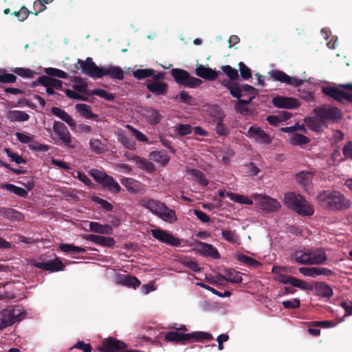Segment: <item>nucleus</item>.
<instances>
[{"instance_id": "1", "label": "nucleus", "mask_w": 352, "mask_h": 352, "mask_svg": "<svg viewBox=\"0 0 352 352\" xmlns=\"http://www.w3.org/2000/svg\"><path fill=\"white\" fill-rule=\"evenodd\" d=\"M77 63L81 68V73L92 78H101L108 76L112 79L122 80L124 77V72L120 67L115 65H109L107 67H99L90 57L85 60L78 59Z\"/></svg>"}, {"instance_id": "2", "label": "nucleus", "mask_w": 352, "mask_h": 352, "mask_svg": "<svg viewBox=\"0 0 352 352\" xmlns=\"http://www.w3.org/2000/svg\"><path fill=\"white\" fill-rule=\"evenodd\" d=\"M276 280L283 284H289L302 290L313 291L314 294L320 298L329 299L333 295V289L324 282H316L314 286L294 276L278 274Z\"/></svg>"}, {"instance_id": "3", "label": "nucleus", "mask_w": 352, "mask_h": 352, "mask_svg": "<svg viewBox=\"0 0 352 352\" xmlns=\"http://www.w3.org/2000/svg\"><path fill=\"white\" fill-rule=\"evenodd\" d=\"M318 204L329 211H343L349 209L351 201L341 192L334 190H323L316 196Z\"/></svg>"}, {"instance_id": "4", "label": "nucleus", "mask_w": 352, "mask_h": 352, "mask_svg": "<svg viewBox=\"0 0 352 352\" xmlns=\"http://www.w3.org/2000/svg\"><path fill=\"white\" fill-rule=\"evenodd\" d=\"M284 204L292 210L303 217L311 216L314 208L303 196L289 192L285 194Z\"/></svg>"}, {"instance_id": "5", "label": "nucleus", "mask_w": 352, "mask_h": 352, "mask_svg": "<svg viewBox=\"0 0 352 352\" xmlns=\"http://www.w3.org/2000/svg\"><path fill=\"white\" fill-rule=\"evenodd\" d=\"M88 173L103 188L107 189L110 192L118 194L120 192L121 187L119 184L112 176L106 174L104 171L92 168L88 171Z\"/></svg>"}, {"instance_id": "6", "label": "nucleus", "mask_w": 352, "mask_h": 352, "mask_svg": "<svg viewBox=\"0 0 352 352\" xmlns=\"http://www.w3.org/2000/svg\"><path fill=\"white\" fill-rule=\"evenodd\" d=\"M53 131L58 137V140L56 138H53L56 144L69 148H75L76 147L72 143V135L67 127L63 122L54 121Z\"/></svg>"}, {"instance_id": "7", "label": "nucleus", "mask_w": 352, "mask_h": 352, "mask_svg": "<svg viewBox=\"0 0 352 352\" xmlns=\"http://www.w3.org/2000/svg\"><path fill=\"white\" fill-rule=\"evenodd\" d=\"M170 73L175 82L187 87H197L202 83V80L199 78L190 76L189 73L182 69H172Z\"/></svg>"}, {"instance_id": "8", "label": "nucleus", "mask_w": 352, "mask_h": 352, "mask_svg": "<svg viewBox=\"0 0 352 352\" xmlns=\"http://www.w3.org/2000/svg\"><path fill=\"white\" fill-rule=\"evenodd\" d=\"M23 313L18 307H10L0 312V329H3L19 322L23 318Z\"/></svg>"}, {"instance_id": "9", "label": "nucleus", "mask_w": 352, "mask_h": 352, "mask_svg": "<svg viewBox=\"0 0 352 352\" xmlns=\"http://www.w3.org/2000/svg\"><path fill=\"white\" fill-rule=\"evenodd\" d=\"M315 115L325 121H331L336 122L341 119L342 114L340 110L337 107L322 105L314 109Z\"/></svg>"}, {"instance_id": "10", "label": "nucleus", "mask_w": 352, "mask_h": 352, "mask_svg": "<svg viewBox=\"0 0 352 352\" xmlns=\"http://www.w3.org/2000/svg\"><path fill=\"white\" fill-rule=\"evenodd\" d=\"M322 93L342 103H352V94L346 93L338 87H323Z\"/></svg>"}, {"instance_id": "11", "label": "nucleus", "mask_w": 352, "mask_h": 352, "mask_svg": "<svg viewBox=\"0 0 352 352\" xmlns=\"http://www.w3.org/2000/svg\"><path fill=\"white\" fill-rule=\"evenodd\" d=\"M126 347L127 345L124 342L113 337H109L102 341L98 351L100 352H118Z\"/></svg>"}, {"instance_id": "12", "label": "nucleus", "mask_w": 352, "mask_h": 352, "mask_svg": "<svg viewBox=\"0 0 352 352\" xmlns=\"http://www.w3.org/2000/svg\"><path fill=\"white\" fill-rule=\"evenodd\" d=\"M151 232L152 236L155 239L162 243L175 247H178L181 244V241L178 238H176L166 230H162L160 228H156L151 230Z\"/></svg>"}, {"instance_id": "13", "label": "nucleus", "mask_w": 352, "mask_h": 352, "mask_svg": "<svg viewBox=\"0 0 352 352\" xmlns=\"http://www.w3.org/2000/svg\"><path fill=\"white\" fill-rule=\"evenodd\" d=\"M254 197L258 202L259 208L265 212H276L280 208V204L276 199L268 196L256 195Z\"/></svg>"}, {"instance_id": "14", "label": "nucleus", "mask_w": 352, "mask_h": 352, "mask_svg": "<svg viewBox=\"0 0 352 352\" xmlns=\"http://www.w3.org/2000/svg\"><path fill=\"white\" fill-rule=\"evenodd\" d=\"M272 104L280 109H294L300 106L298 100L292 97L276 96L272 100Z\"/></svg>"}, {"instance_id": "15", "label": "nucleus", "mask_w": 352, "mask_h": 352, "mask_svg": "<svg viewBox=\"0 0 352 352\" xmlns=\"http://www.w3.org/2000/svg\"><path fill=\"white\" fill-rule=\"evenodd\" d=\"M33 265L37 268L50 272H58L65 268V265L59 258L47 261H34Z\"/></svg>"}, {"instance_id": "16", "label": "nucleus", "mask_w": 352, "mask_h": 352, "mask_svg": "<svg viewBox=\"0 0 352 352\" xmlns=\"http://www.w3.org/2000/svg\"><path fill=\"white\" fill-rule=\"evenodd\" d=\"M247 136L254 139L255 141L259 143L265 144H269L272 142L270 136L261 127L256 126H251L249 128Z\"/></svg>"}, {"instance_id": "17", "label": "nucleus", "mask_w": 352, "mask_h": 352, "mask_svg": "<svg viewBox=\"0 0 352 352\" xmlns=\"http://www.w3.org/2000/svg\"><path fill=\"white\" fill-rule=\"evenodd\" d=\"M196 247L199 253L206 256H210L214 259L220 258V254L217 249L211 244H208L200 241L195 242Z\"/></svg>"}, {"instance_id": "18", "label": "nucleus", "mask_w": 352, "mask_h": 352, "mask_svg": "<svg viewBox=\"0 0 352 352\" xmlns=\"http://www.w3.org/2000/svg\"><path fill=\"white\" fill-rule=\"evenodd\" d=\"M213 112L214 113V116L219 120L218 122L216 124L215 131L217 134L219 135H227L230 133V130L228 127L223 123V119L225 117V115L221 110V109L217 106L214 105L212 107Z\"/></svg>"}, {"instance_id": "19", "label": "nucleus", "mask_w": 352, "mask_h": 352, "mask_svg": "<svg viewBox=\"0 0 352 352\" xmlns=\"http://www.w3.org/2000/svg\"><path fill=\"white\" fill-rule=\"evenodd\" d=\"M83 238L87 241H91L102 247L113 248L116 243L113 238L101 235L87 234L85 235Z\"/></svg>"}, {"instance_id": "20", "label": "nucleus", "mask_w": 352, "mask_h": 352, "mask_svg": "<svg viewBox=\"0 0 352 352\" xmlns=\"http://www.w3.org/2000/svg\"><path fill=\"white\" fill-rule=\"evenodd\" d=\"M142 206L149 210L153 214L158 216L162 208H165V204L153 199H143Z\"/></svg>"}, {"instance_id": "21", "label": "nucleus", "mask_w": 352, "mask_h": 352, "mask_svg": "<svg viewBox=\"0 0 352 352\" xmlns=\"http://www.w3.org/2000/svg\"><path fill=\"white\" fill-rule=\"evenodd\" d=\"M311 265L323 264L327 259V254L323 248H314L309 250Z\"/></svg>"}, {"instance_id": "22", "label": "nucleus", "mask_w": 352, "mask_h": 352, "mask_svg": "<svg viewBox=\"0 0 352 352\" xmlns=\"http://www.w3.org/2000/svg\"><path fill=\"white\" fill-rule=\"evenodd\" d=\"M0 215L11 221H21L25 216L20 212L10 208L0 207Z\"/></svg>"}, {"instance_id": "23", "label": "nucleus", "mask_w": 352, "mask_h": 352, "mask_svg": "<svg viewBox=\"0 0 352 352\" xmlns=\"http://www.w3.org/2000/svg\"><path fill=\"white\" fill-rule=\"evenodd\" d=\"M146 88L149 91L155 95L164 96L167 92L168 85L161 81H151L148 80Z\"/></svg>"}, {"instance_id": "24", "label": "nucleus", "mask_w": 352, "mask_h": 352, "mask_svg": "<svg viewBox=\"0 0 352 352\" xmlns=\"http://www.w3.org/2000/svg\"><path fill=\"white\" fill-rule=\"evenodd\" d=\"M219 279L236 284L243 280L241 273L233 269L224 270L223 274L219 275Z\"/></svg>"}, {"instance_id": "25", "label": "nucleus", "mask_w": 352, "mask_h": 352, "mask_svg": "<svg viewBox=\"0 0 352 352\" xmlns=\"http://www.w3.org/2000/svg\"><path fill=\"white\" fill-rule=\"evenodd\" d=\"M195 74L197 76L208 80H214L219 76V73L217 71L202 65L197 67Z\"/></svg>"}, {"instance_id": "26", "label": "nucleus", "mask_w": 352, "mask_h": 352, "mask_svg": "<svg viewBox=\"0 0 352 352\" xmlns=\"http://www.w3.org/2000/svg\"><path fill=\"white\" fill-rule=\"evenodd\" d=\"M164 339L167 342H175L184 344L189 341V336L188 333L178 331H168L165 334Z\"/></svg>"}, {"instance_id": "27", "label": "nucleus", "mask_w": 352, "mask_h": 352, "mask_svg": "<svg viewBox=\"0 0 352 352\" xmlns=\"http://www.w3.org/2000/svg\"><path fill=\"white\" fill-rule=\"evenodd\" d=\"M143 116L147 122L152 125L158 124L162 120V115L160 111L153 108H146L144 110Z\"/></svg>"}, {"instance_id": "28", "label": "nucleus", "mask_w": 352, "mask_h": 352, "mask_svg": "<svg viewBox=\"0 0 352 352\" xmlns=\"http://www.w3.org/2000/svg\"><path fill=\"white\" fill-rule=\"evenodd\" d=\"M305 122L309 129L316 132L322 131L324 125L322 119L316 116L305 118Z\"/></svg>"}, {"instance_id": "29", "label": "nucleus", "mask_w": 352, "mask_h": 352, "mask_svg": "<svg viewBox=\"0 0 352 352\" xmlns=\"http://www.w3.org/2000/svg\"><path fill=\"white\" fill-rule=\"evenodd\" d=\"M38 82L43 86H48L56 89H61L63 86L61 80L45 75L38 77Z\"/></svg>"}, {"instance_id": "30", "label": "nucleus", "mask_w": 352, "mask_h": 352, "mask_svg": "<svg viewBox=\"0 0 352 352\" xmlns=\"http://www.w3.org/2000/svg\"><path fill=\"white\" fill-rule=\"evenodd\" d=\"M150 158L154 162L160 164L162 166H166L169 160L170 157L166 151H155L150 153Z\"/></svg>"}, {"instance_id": "31", "label": "nucleus", "mask_w": 352, "mask_h": 352, "mask_svg": "<svg viewBox=\"0 0 352 352\" xmlns=\"http://www.w3.org/2000/svg\"><path fill=\"white\" fill-rule=\"evenodd\" d=\"M90 231L102 234L112 233L113 229L109 225H102L96 221H91L89 224Z\"/></svg>"}, {"instance_id": "32", "label": "nucleus", "mask_w": 352, "mask_h": 352, "mask_svg": "<svg viewBox=\"0 0 352 352\" xmlns=\"http://www.w3.org/2000/svg\"><path fill=\"white\" fill-rule=\"evenodd\" d=\"M76 109L81 116L85 118L96 120L98 118L97 114L92 113L91 107L88 104H77Z\"/></svg>"}, {"instance_id": "33", "label": "nucleus", "mask_w": 352, "mask_h": 352, "mask_svg": "<svg viewBox=\"0 0 352 352\" xmlns=\"http://www.w3.org/2000/svg\"><path fill=\"white\" fill-rule=\"evenodd\" d=\"M223 86L226 87L230 91V94L234 98H239L242 97L240 94L241 90L239 89V84L233 82L232 80H224L221 82Z\"/></svg>"}, {"instance_id": "34", "label": "nucleus", "mask_w": 352, "mask_h": 352, "mask_svg": "<svg viewBox=\"0 0 352 352\" xmlns=\"http://www.w3.org/2000/svg\"><path fill=\"white\" fill-rule=\"evenodd\" d=\"M162 212H160L157 216L163 221L172 223L177 220L175 211L166 206L165 204V208H162Z\"/></svg>"}, {"instance_id": "35", "label": "nucleus", "mask_w": 352, "mask_h": 352, "mask_svg": "<svg viewBox=\"0 0 352 352\" xmlns=\"http://www.w3.org/2000/svg\"><path fill=\"white\" fill-rule=\"evenodd\" d=\"M1 188L5 189L23 198L27 197L28 195V192L25 189L12 184H3L1 185Z\"/></svg>"}, {"instance_id": "36", "label": "nucleus", "mask_w": 352, "mask_h": 352, "mask_svg": "<svg viewBox=\"0 0 352 352\" xmlns=\"http://www.w3.org/2000/svg\"><path fill=\"white\" fill-rule=\"evenodd\" d=\"M30 116L23 111L12 110L8 113V119L10 122H24L28 120Z\"/></svg>"}, {"instance_id": "37", "label": "nucleus", "mask_w": 352, "mask_h": 352, "mask_svg": "<svg viewBox=\"0 0 352 352\" xmlns=\"http://www.w3.org/2000/svg\"><path fill=\"white\" fill-rule=\"evenodd\" d=\"M120 183L126 188L129 192L135 193L140 186V182L133 178L122 177Z\"/></svg>"}, {"instance_id": "38", "label": "nucleus", "mask_w": 352, "mask_h": 352, "mask_svg": "<svg viewBox=\"0 0 352 352\" xmlns=\"http://www.w3.org/2000/svg\"><path fill=\"white\" fill-rule=\"evenodd\" d=\"M119 282L126 287L135 289L140 285V281L133 276L122 275L119 278Z\"/></svg>"}, {"instance_id": "39", "label": "nucleus", "mask_w": 352, "mask_h": 352, "mask_svg": "<svg viewBox=\"0 0 352 352\" xmlns=\"http://www.w3.org/2000/svg\"><path fill=\"white\" fill-rule=\"evenodd\" d=\"M292 257L298 263L302 265H311L309 250L307 252H303L301 250L296 251L292 254Z\"/></svg>"}, {"instance_id": "40", "label": "nucleus", "mask_w": 352, "mask_h": 352, "mask_svg": "<svg viewBox=\"0 0 352 352\" xmlns=\"http://www.w3.org/2000/svg\"><path fill=\"white\" fill-rule=\"evenodd\" d=\"M221 234L224 240L232 244L239 243L240 237L235 230H222Z\"/></svg>"}, {"instance_id": "41", "label": "nucleus", "mask_w": 352, "mask_h": 352, "mask_svg": "<svg viewBox=\"0 0 352 352\" xmlns=\"http://www.w3.org/2000/svg\"><path fill=\"white\" fill-rule=\"evenodd\" d=\"M89 145L91 151L97 154H102L107 150V145L98 139L91 138L89 140Z\"/></svg>"}, {"instance_id": "42", "label": "nucleus", "mask_w": 352, "mask_h": 352, "mask_svg": "<svg viewBox=\"0 0 352 352\" xmlns=\"http://www.w3.org/2000/svg\"><path fill=\"white\" fill-rule=\"evenodd\" d=\"M237 260L248 266L258 268L262 266V263L256 259L243 254H239L236 256Z\"/></svg>"}, {"instance_id": "43", "label": "nucleus", "mask_w": 352, "mask_h": 352, "mask_svg": "<svg viewBox=\"0 0 352 352\" xmlns=\"http://www.w3.org/2000/svg\"><path fill=\"white\" fill-rule=\"evenodd\" d=\"M226 196L232 201L234 202L246 204V205H252L253 201L251 199H250L248 196L241 195L239 194H235L231 192H227Z\"/></svg>"}, {"instance_id": "44", "label": "nucleus", "mask_w": 352, "mask_h": 352, "mask_svg": "<svg viewBox=\"0 0 352 352\" xmlns=\"http://www.w3.org/2000/svg\"><path fill=\"white\" fill-rule=\"evenodd\" d=\"M240 94L247 96L249 98H255L258 95V90L248 84H243L239 87Z\"/></svg>"}, {"instance_id": "45", "label": "nucleus", "mask_w": 352, "mask_h": 352, "mask_svg": "<svg viewBox=\"0 0 352 352\" xmlns=\"http://www.w3.org/2000/svg\"><path fill=\"white\" fill-rule=\"evenodd\" d=\"M118 140L120 142L122 145L129 149V150H135L136 144L135 141L131 138L130 137L126 135L123 133H120L118 135Z\"/></svg>"}, {"instance_id": "46", "label": "nucleus", "mask_w": 352, "mask_h": 352, "mask_svg": "<svg viewBox=\"0 0 352 352\" xmlns=\"http://www.w3.org/2000/svg\"><path fill=\"white\" fill-rule=\"evenodd\" d=\"M195 181L199 182L202 186H206L208 184V180L206 179L205 175L199 170L192 168L188 170Z\"/></svg>"}, {"instance_id": "47", "label": "nucleus", "mask_w": 352, "mask_h": 352, "mask_svg": "<svg viewBox=\"0 0 352 352\" xmlns=\"http://www.w3.org/2000/svg\"><path fill=\"white\" fill-rule=\"evenodd\" d=\"M189 336V341L194 339L197 341L201 340H210L213 338L212 334L204 331H195L191 333H188Z\"/></svg>"}, {"instance_id": "48", "label": "nucleus", "mask_w": 352, "mask_h": 352, "mask_svg": "<svg viewBox=\"0 0 352 352\" xmlns=\"http://www.w3.org/2000/svg\"><path fill=\"white\" fill-rule=\"evenodd\" d=\"M311 178L312 176L310 173L301 172L296 175V179L305 189L309 186Z\"/></svg>"}, {"instance_id": "49", "label": "nucleus", "mask_w": 352, "mask_h": 352, "mask_svg": "<svg viewBox=\"0 0 352 352\" xmlns=\"http://www.w3.org/2000/svg\"><path fill=\"white\" fill-rule=\"evenodd\" d=\"M270 74L274 80L281 82L287 83L290 80V76L280 70H272L270 72Z\"/></svg>"}, {"instance_id": "50", "label": "nucleus", "mask_w": 352, "mask_h": 352, "mask_svg": "<svg viewBox=\"0 0 352 352\" xmlns=\"http://www.w3.org/2000/svg\"><path fill=\"white\" fill-rule=\"evenodd\" d=\"M154 72L153 69H138L133 72V75L137 79L142 80L151 77Z\"/></svg>"}, {"instance_id": "51", "label": "nucleus", "mask_w": 352, "mask_h": 352, "mask_svg": "<svg viewBox=\"0 0 352 352\" xmlns=\"http://www.w3.org/2000/svg\"><path fill=\"white\" fill-rule=\"evenodd\" d=\"M91 199L94 203L99 204L101 206V208L105 211L110 212L113 208V205L111 203L97 196H92Z\"/></svg>"}, {"instance_id": "52", "label": "nucleus", "mask_w": 352, "mask_h": 352, "mask_svg": "<svg viewBox=\"0 0 352 352\" xmlns=\"http://www.w3.org/2000/svg\"><path fill=\"white\" fill-rule=\"evenodd\" d=\"M11 72L23 78H32L34 76V72L28 68L15 67L11 69Z\"/></svg>"}, {"instance_id": "53", "label": "nucleus", "mask_w": 352, "mask_h": 352, "mask_svg": "<svg viewBox=\"0 0 352 352\" xmlns=\"http://www.w3.org/2000/svg\"><path fill=\"white\" fill-rule=\"evenodd\" d=\"M309 138L300 133L294 134L290 139V142L293 145H303L309 143Z\"/></svg>"}, {"instance_id": "54", "label": "nucleus", "mask_w": 352, "mask_h": 352, "mask_svg": "<svg viewBox=\"0 0 352 352\" xmlns=\"http://www.w3.org/2000/svg\"><path fill=\"white\" fill-rule=\"evenodd\" d=\"M91 94L98 96L107 101H113L115 98V96L112 93L102 89H93Z\"/></svg>"}, {"instance_id": "55", "label": "nucleus", "mask_w": 352, "mask_h": 352, "mask_svg": "<svg viewBox=\"0 0 352 352\" xmlns=\"http://www.w3.org/2000/svg\"><path fill=\"white\" fill-rule=\"evenodd\" d=\"M239 100L234 104V110L242 115H247L249 112V109L248 108V102L243 101L241 98H238Z\"/></svg>"}, {"instance_id": "56", "label": "nucleus", "mask_w": 352, "mask_h": 352, "mask_svg": "<svg viewBox=\"0 0 352 352\" xmlns=\"http://www.w3.org/2000/svg\"><path fill=\"white\" fill-rule=\"evenodd\" d=\"M193 128L188 124H179L175 126V131L181 136L189 135L192 133Z\"/></svg>"}, {"instance_id": "57", "label": "nucleus", "mask_w": 352, "mask_h": 352, "mask_svg": "<svg viewBox=\"0 0 352 352\" xmlns=\"http://www.w3.org/2000/svg\"><path fill=\"white\" fill-rule=\"evenodd\" d=\"M126 128L128 129L133 135V136L141 142H147L148 141V138L143 134L142 132L135 129L130 124H126Z\"/></svg>"}, {"instance_id": "58", "label": "nucleus", "mask_w": 352, "mask_h": 352, "mask_svg": "<svg viewBox=\"0 0 352 352\" xmlns=\"http://www.w3.org/2000/svg\"><path fill=\"white\" fill-rule=\"evenodd\" d=\"M221 69L232 80H235L239 78L238 71L230 65H223Z\"/></svg>"}, {"instance_id": "59", "label": "nucleus", "mask_w": 352, "mask_h": 352, "mask_svg": "<svg viewBox=\"0 0 352 352\" xmlns=\"http://www.w3.org/2000/svg\"><path fill=\"white\" fill-rule=\"evenodd\" d=\"M124 156L128 160H133V161H135L137 163H142V164H146V168L147 169H149L151 167H153V165L151 162H147L146 160H144L143 159H142L141 157H140L139 156H137V155H133L132 153H129V152H126L124 153Z\"/></svg>"}, {"instance_id": "60", "label": "nucleus", "mask_w": 352, "mask_h": 352, "mask_svg": "<svg viewBox=\"0 0 352 352\" xmlns=\"http://www.w3.org/2000/svg\"><path fill=\"white\" fill-rule=\"evenodd\" d=\"M5 151L7 155L11 159L12 162H14L17 164H23L26 162V160L23 159L17 153L12 152L10 148H5Z\"/></svg>"}, {"instance_id": "61", "label": "nucleus", "mask_w": 352, "mask_h": 352, "mask_svg": "<svg viewBox=\"0 0 352 352\" xmlns=\"http://www.w3.org/2000/svg\"><path fill=\"white\" fill-rule=\"evenodd\" d=\"M238 65L241 76L243 79L248 80L252 77L251 69L248 66H246L243 62H240Z\"/></svg>"}, {"instance_id": "62", "label": "nucleus", "mask_w": 352, "mask_h": 352, "mask_svg": "<svg viewBox=\"0 0 352 352\" xmlns=\"http://www.w3.org/2000/svg\"><path fill=\"white\" fill-rule=\"evenodd\" d=\"M28 146L31 150H32L34 151H37V152L40 151V152L45 153V152L48 151L50 149V146L46 145V144H40L38 142L34 141V140L32 142H31V144H29Z\"/></svg>"}, {"instance_id": "63", "label": "nucleus", "mask_w": 352, "mask_h": 352, "mask_svg": "<svg viewBox=\"0 0 352 352\" xmlns=\"http://www.w3.org/2000/svg\"><path fill=\"white\" fill-rule=\"evenodd\" d=\"M30 13L32 12L29 11L28 9L25 6H23L21 8L20 10L14 11V12L12 13V14L18 17L19 21L22 22L28 18V15Z\"/></svg>"}, {"instance_id": "64", "label": "nucleus", "mask_w": 352, "mask_h": 352, "mask_svg": "<svg viewBox=\"0 0 352 352\" xmlns=\"http://www.w3.org/2000/svg\"><path fill=\"white\" fill-rule=\"evenodd\" d=\"M77 349L82 351L83 352H91L92 347L89 343H85L84 341H78L70 349Z\"/></svg>"}]
</instances>
